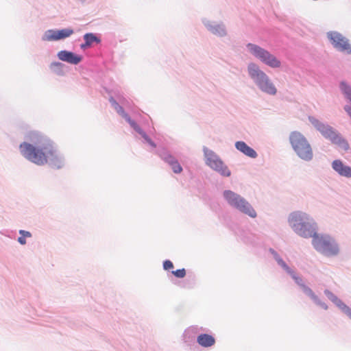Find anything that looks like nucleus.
Instances as JSON below:
<instances>
[{
    "label": "nucleus",
    "instance_id": "obj_1",
    "mask_svg": "<svg viewBox=\"0 0 351 351\" xmlns=\"http://www.w3.org/2000/svg\"><path fill=\"white\" fill-rule=\"evenodd\" d=\"M20 154L28 161L38 166L48 164L54 169H61L64 166L65 159L47 136L32 131L25 136V141L19 145Z\"/></svg>",
    "mask_w": 351,
    "mask_h": 351
},
{
    "label": "nucleus",
    "instance_id": "obj_2",
    "mask_svg": "<svg viewBox=\"0 0 351 351\" xmlns=\"http://www.w3.org/2000/svg\"><path fill=\"white\" fill-rule=\"evenodd\" d=\"M287 223L298 236L304 238H313L318 231V226L314 218L302 210L291 212L287 217Z\"/></svg>",
    "mask_w": 351,
    "mask_h": 351
},
{
    "label": "nucleus",
    "instance_id": "obj_3",
    "mask_svg": "<svg viewBox=\"0 0 351 351\" xmlns=\"http://www.w3.org/2000/svg\"><path fill=\"white\" fill-rule=\"evenodd\" d=\"M269 252L272 255L274 259L276 261L278 266H280L293 278L295 282L300 287L304 295L309 298L316 306L325 311L328 309L329 307L327 303L322 300L311 287L305 284L302 278L284 261V260L276 251L272 248H270Z\"/></svg>",
    "mask_w": 351,
    "mask_h": 351
},
{
    "label": "nucleus",
    "instance_id": "obj_4",
    "mask_svg": "<svg viewBox=\"0 0 351 351\" xmlns=\"http://www.w3.org/2000/svg\"><path fill=\"white\" fill-rule=\"evenodd\" d=\"M246 72L249 79L260 92L269 96L276 95L278 88L274 81L257 63L249 62Z\"/></svg>",
    "mask_w": 351,
    "mask_h": 351
},
{
    "label": "nucleus",
    "instance_id": "obj_5",
    "mask_svg": "<svg viewBox=\"0 0 351 351\" xmlns=\"http://www.w3.org/2000/svg\"><path fill=\"white\" fill-rule=\"evenodd\" d=\"M109 101L116 112L123 118L130 125V127L136 133V136L142 141L145 145H147L150 147V151L156 148V143L152 140L149 135L124 111L121 106H126L128 103V100L123 95H118L117 99L110 97Z\"/></svg>",
    "mask_w": 351,
    "mask_h": 351
},
{
    "label": "nucleus",
    "instance_id": "obj_6",
    "mask_svg": "<svg viewBox=\"0 0 351 351\" xmlns=\"http://www.w3.org/2000/svg\"><path fill=\"white\" fill-rule=\"evenodd\" d=\"M308 121L324 138L330 141L331 143L336 145L344 152H348L350 149L348 141L335 128L313 116H309Z\"/></svg>",
    "mask_w": 351,
    "mask_h": 351
},
{
    "label": "nucleus",
    "instance_id": "obj_7",
    "mask_svg": "<svg viewBox=\"0 0 351 351\" xmlns=\"http://www.w3.org/2000/svg\"><path fill=\"white\" fill-rule=\"evenodd\" d=\"M222 197L231 208L252 219L257 217V213L253 206L241 195L232 190L226 189L223 191Z\"/></svg>",
    "mask_w": 351,
    "mask_h": 351
},
{
    "label": "nucleus",
    "instance_id": "obj_8",
    "mask_svg": "<svg viewBox=\"0 0 351 351\" xmlns=\"http://www.w3.org/2000/svg\"><path fill=\"white\" fill-rule=\"evenodd\" d=\"M312 245L317 252L326 257H335L341 252L338 241L326 234H318L317 232L312 238Z\"/></svg>",
    "mask_w": 351,
    "mask_h": 351
},
{
    "label": "nucleus",
    "instance_id": "obj_9",
    "mask_svg": "<svg viewBox=\"0 0 351 351\" xmlns=\"http://www.w3.org/2000/svg\"><path fill=\"white\" fill-rule=\"evenodd\" d=\"M289 143L295 155L302 160L310 162L313 158V150L307 138L300 132L293 131L289 136Z\"/></svg>",
    "mask_w": 351,
    "mask_h": 351
},
{
    "label": "nucleus",
    "instance_id": "obj_10",
    "mask_svg": "<svg viewBox=\"0 0 351 351\" xmlns=\"http://www.w3.org/2000/svg\"><path fill=\"white\" fill-rule=\"evenodd\" d=\"M246 49L255 59L271 69H279L282 66L280 60L274 53L256 44L247 43Z\"/></svg>",
    "mask_w": 351,
    "mask_h": 351
},
{
    "label": "nucleus",
    "instance_id": "obj_11",
    "mask_svg": "<svg viewBox=\"0 0 351 351\" xmlns=\"http://www.w3.org/2000/svg\"><path fill=\"white\" fill-rule=\"evenodd\" d=\"M202 151L204 160L206 166L221 176L230 177L231 176L230 170L216 152L206 146L202 147Z\"/></svg>",
    "mask_w": 351,
    "mask_h": 351
},
{
    "label": "nucleus",
    "instance_id": "obj_12",
    "mask_svg": "<svg viewBox=\"0 0 351 351\" xmlns=\"http://www.w3.org/2000/svg\"><path fill=\"white\" fill-rule=\"evenodd\" d=\"M330 45L337 51L350 55L351 44L350 40L338 31H328L326 34Z\"/></svg>",
    "mask_w": 351,
    "mask_h": 351
},
{
    "label": "nucleus",
    "instance_id": "obj_13",
    "mask_svg": "<svg viewBox=\"0 0 351 351\" xmlns=\"http://www.w3.org/2000/svg\"><path fill=\"white\" fill-rule=\"evenodd\" d=\"M75 33L72 27L49 29L45 31L41 36L43 42H56L70 38Z\"/></svg>",
    "mask_w": 351,
    "mask_h": 351
},
{
    "label": "nucleus",
    "instance_id": "obj_14",
    "mask_svg": "<svg viewBox=\"0 0 351 351\" xmlns=\"http://www.w3.org/2000/svg\"><path fill=\"white\" fill-rule=\"evenodd\" d=\"M201 21L207 32L212 35L218 38H224L228 35L227 27L223 21H213L206 17L202 18Z\"/></svg>",
    "mask_w": 351,
    "mask_h": 351
},
{
    "label": "nucleus",
    "instance_id": "obj_15",
    "mask_svg": "<svg viewBox=\"0 0 351 351\" xmlns=\"http://www.w3.org/2000/svg\"><path fill=\"white\" fill-rule=\"evenodd\" d=\"M156 153L162 160H164L171 167L174 173L180 174L182 172L183 169L178 159L174 156H173L167 149L160 148L156 150Z\"/></svg>",
    "mask_w": 351,
    "mask_h": 351
},
{
    "label": "nucleus",
    "instance_id": "obj_16",
    "mask_svg": "<svg viewBox=\"0 0 351 351\" xmlns=\"http://www.w3.org/2000/svg\"><path fill=\"white\" fill-rule=\"evenodd\" d=\"M324 295L343 313L351 319V308L345 304L337 295L328 289H324Z\"/></svg>",
    "mask_w": 351,
    "mask_h": 351
},
{
    "label": "nucleus",
    "instance_id": "obj_17",
    "mask_svg": "<svg viewBox=\"0 0 351 351\" xmlns=\"http://www.w3.org/2000/svg\"><path fill=\"white\" fill-rule=\"evenodd\" d=\"M332 170L340 177L351 179V166L341 159H335L331 162Z\"/></svg>",
    "mask_w": 351,
    "mask_h": 351
},
{
    "label": "nucleus",
    "instance_id": "obj_18",
    "mask_svg": "<svg viewBox=\"0 0 351 351\" xmlns=\"http://www.w3.org/2000/svg\"><path fill=\"white\" fill-rule=\"evenodd\" d=\"M57 58L62 62L77 65L82 60V56L67 50H61L57 53Z\"/></svg>",
    "mask_w": 351,
    "mask_h": 351
},
{
    "label": "nucleus",
    "instance_id": "obj_19",
    "mask_svg": "<svg viewBox=\"0 0 351 351\" xmlns=\"http://www.w3.org/2000/svg\"><path fill=\"white\" fill-rule=\"evenodd\" d=\"M234 146L238 151L249 158H256L258 156L256 152L244 141H237Z\"/></svg>",
    "mask_w": 351,
    "mask_h": 351
},
{
    "label": "nucleus",
    "instance_id": "obj_20",
    "mask_svg": "<svg viewBox=\"0 0 351 351\" xmlns=\"http://www.w3.org/2000/svg\"><path fill=\"white\" fill-rule=\"evenodd\" d=\"M200 330H203L202 328H199L197 326H191L186 328L183 335L182 338L185 343H190L193 341L196 335L199 332Z\"/></svg>",
    "mask_w": 351,
    "mask_h": 351
},
{
    "label": "nucleus",
    "instance_id": "obj_21",
    "mask_svg": "<svg viewBox=\"0 0 351 351\" xmlns=\"http://www.w3.org/2000/svg\"><path fill=\"white\" fill-rule=\"evenodd\" d=\"M83 38H84V43H82L80 45V48L84 50L91 47L94 43H95L97 44H99L101 43V39L93 33L85 34L83 36Z\"/></svg>",
    "mask_w": 351,
    "mask_h": 351
},
{
    "label": "nucleus",
    "instance_id": "obj_22",
    "mask_svg": "<svg viewBox=\"0 0 351 351\" xmlns=\"http://www.w3.org/2000/svg\"><path fill=\"white\" fill-rule=\"evenodd\" d=\"M49 69L58 76H64L67 72V66L61 62L54 61L49 64Z\"/></svg>",
    "mask_w": 351,
    "mask_h": 351
},
{
    "label": "nucleus",
    "instance_id": "obj_23",
    "mask_svg": "<svg viewBox=\"0 0 351 351\" xmlns=\"http://www.w3.org/2000/svg\"><path fill=\"white\" fill-rule=\"evenodd\" d=\"M197 342L202 347L208 348L215 344V339L212 335L201 334L197 337Z\"/></svg>",
    "mask_w": 351,
    "mask_h": 351
},
{
    "label": "nucleus",
    "instance_id": "obj_24",
    "mask_svg": "<svg viewBox=\"0 0 351 351\" xmlns=\"http://www.w3.org/2000/svg\"><path fill=\"white\" fill-rule=\"evenodd\" d=\"M339 88L345 98L351 103V86L345 81L339 84Z\"/></svg>",
    "mask_w": 351,
    "mask_h": 351
},
{
    "label": "nucleus",
    "instance_id": "obj_25",
    "mask_svg": "<svg viewBox=\"0 0 351 351\" xmlns=\"http://www.w3.org/2000/svg\"><path fill=\"white\" fill-rule=\"evenodd\" d=\"M19 237L17 239V241L21 245H26L27 243V239H31L32 237V232L27 230H19Z\"/></svg>",
    "mask_w": 351,
    "mask_h": 351
},
{
    "label": "nucleus",
    "instance_id": "obj_26",
    "mask_svg": "<svg viewBox=\"0 0 351 351\" xmlns=\"http://www.w3.org/2000/svg\"><path fill=\"white\" fill-rule=\"evenodd\" d=\"M175 276H176L177 278H184L186 275V271L185 269L183 268V269H177L176 271H172L171 272Z\"/></svg>",
    "mask_w": 351,
    "mask_h": 351
},
{
    "label": "nucleus",
    "instance_id": "obj_27",
    "mask_svg": "<svg viewBox=\"0 0 351 351\" xmlns=\"http://www.w3.org/2000/svg\"><path fill=\"white\" fill-rule=\"evenodd\" d=\"M173 267L172 262L169 260H166L163 263V268L165 270H169Z\"/></svg>",
    "mask_w": 351,
    "mask_h": 351
},
{
    "label": "nucleus",
    "instance_id": "obj_28",
    "mask_svg": "<svg viewBox=\"0 0 351 351\" xmlns=\"http://www.w3.org/2000/svg\"><path fill=\"white\" fill-rule=\"evenodd\" d=\"M77 1L81 3H84L85 2L87 1V0H76Z\"/></svg>",
    "mask_w": 351,
    "mask_h": 351
}]
</instances>
